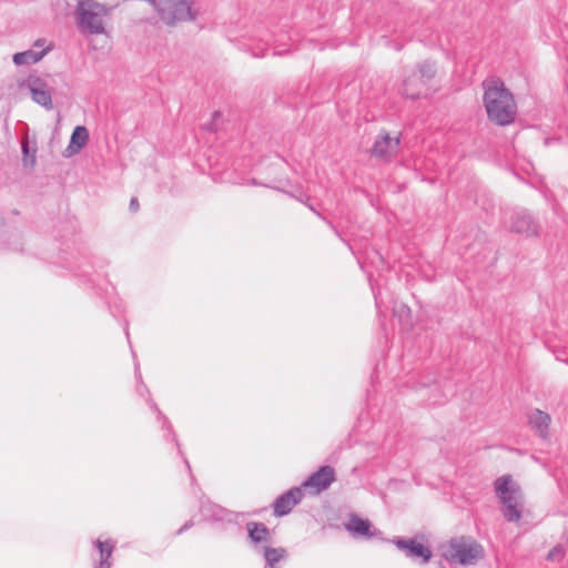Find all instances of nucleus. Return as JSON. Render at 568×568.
<instances>
[{
  "label": "nucleus",
  "mask_w": 568,
  "mask_h": 568,
  "mask_svg": "<svg viewBox=\"0 0 568 568\" xmlns=\"http://www.w3.org/2000/svg\"><path fill=\"white\" fill-rule=\"evenodd\" d=\"M484 105L488 119L498 125H508L514 122L517 104L513 93L500 80L484 82Z\"/></svg>",
  "instance_id": "f257e3e1"
},
{
  "label": "nucleus",
  "mask_w": 568,
  "mask_h": 568,
  "mask_svg": "<svg viewBox=\"0 0 568 568\" xmlns=\"http://www.w3.org/2000/svg\"><path fill=\"white\" fill-rule=\"evenodd\" d=\"M110 8L95 0H79L74 17L79 31L83 34L105 33L104 18Z\"/></svg>",
  "instance_id": "f03ea898"
},
{
  "label": "nucleus",
  "mask_w": 568,
  "mask_h": 568,
  "mask_svg": "<svg viewBox=\"0 0 568 568\" xmlns=\"http://www.w3.org/2000/svg\"><path fill=\"white\" fill-rule=\"evenodd\" d=\"M494 490L501 505V514L508 523H517L523 517V503L520 487L515 484L510 475L498 477L494 481Z\"/></svg>",
  "instance_id": "7ed1b4c3"
},
{
  "label": "nucleus",
  "mask_w": 568,
  "mask_h": 568,
  "mask_svg": "<svg viewBox=\"0 0 568 568\" xmlns=\"http://www.w3.org/2000/svg\"><path fill=\"white\" fill-rule=\"evenodd\" d=\"M443 556L450 562L471 565L484 556V548L469 537H455L443 547Z\"/></svg>",
  "instance_id": "20e7f679"
},
{
  "label": "nucleus",
  "mask_w": 568,
  "mask_h": 568,
  "mask_svg": "<svg viewBox=\"0 0 568 568\" xmlns=\"http://www.w3.org/2000/svg\"><path fill=\"white\" fill-rule=\"evenodd\" d=\"M304 497L302 487L294 486L285 493L277 496L273 503V514L275 517L287 516L293 508L298 505Z\"/></svg>",
  "instance_id": "39448f33"
},
{
  "label": "nucleus",
  "mask_w": 568,
  "mask_h": 568,
  "mask_svg": "<svg viewBox=\"0 0 568 568\" xmlns=\"http://www.w3.org/2000/svg\"><path fill=\"white\" fill-rule=\"evenodd\" d=\"M400 138H392L386 130H382L371 149L372 156L376 159H390L397 154Z\"/></svg>",
  "instance_id": "423d86ee"
},
{
  "label": "nucleus",
  "mask_w": 568,
  "mask_h": 568,
  "mask_svg": "<svg viewBox=\"0 0 568 568\" xmlns=\"http://www.w3.org/2000/svg\"><path fill=\"white\" fill-rule=\"evenodd\" d=\"M336 480L335 470L329 465H323L312 473L303 483L302 488H314L317 494L326 490Z\"/></svg>",
  "instance_id": "0eeeda50"
},
{
  "label": "nucleus",
  "mask_w": 568,
  "mask_h": 568,
  "mask_svg": "<svg viewBox=\"0 0 568 568\" xmlns=\"http://www.w3.org/2000/svg\"><path fill=\"white\" fill-rule=\"evenodd\" d=\"M510 231L526 236L535 235L538 225L526 210H517L511 215Z\"/></svg>",
  "instance_id": "6e6552de"
},
{
  "label": "nucleus",
  "mask_w": 568,
  "mask_h": 568,
  "mask_svg": "<svg viewBox=\"0 0 568 568\" xmlns=\"http://www.w3.org/2000/svg\"><path fill=\"white\" fill-rule=\"evenodd\" d=\"M345 529L351 532L353 537H363L369 539L381 534L379 530L373 527L368 519L362 518L356 514H351L348 521L345 524Z\"/></svg>",
  "instance_id": "1a4fd4ad"
},
{
  "label": "nucleus",
  "mask_w": 568,
  "mask_h": 568,
  "mask_svg": "<svg viewBox=\"0 0 568 568\" xmlns=\"http://www.w3.org/2000/svg\"><path fill=\"white\" fill-rule=\"evenodd\" d=\"M44 40L39 39L34 42L33 48L17 52L13 54L12 60L16 65H30L39 62L50 50V48H42L44 45Z\"/></svg>",
  "instance_id": "9d476101"
},
{
  "label": "nucleus",
  "mask_w": 568,
  "mask_h": 568,
  "mask_svg": "<svg viewBox=\"0 0 568 568\" xmlns=\"http://www.w3.org/2000/svg\"><path fill=\"white\" fill-rule=\"evenodd\" d=\"M27 84L30 90L31 98L36 103L47 110H51L53 108L51 93L47 89V84L40 78L30 77Z\"/></svg>",
  "instance_id": "9b49d317"
},
{
  "label": "nucleus",
  "mask_w": 568,
  "mask_h": 568,
  "mask_svg": "<svg viewBox=\"0 0 568 568\" xmlns=\"http://www.w3.org/2000/svg\"><path fill=\"white\" fill-rule=\"evenodd\" d=\"M247 538L255 550H260L262 546L271 540V531L268 527L260 521H248L246 524Z\"/></svg>",
  "instance_id": "f8f14e48"
},
{
  "label": "nucleus",
  "mask_w": 568,
  "mask_h": 568,
  "mask_svg": "<svg viewBox=\"0 0 568 568\" xmlns=\"http://www.w3.org/2000/svg\"><path fill=\"white\" fill-rule=\"evenodd\" d=\"M551 417L548 413L542 412L538 408L532 409L528 415V424L530 428L542 439L549 438V426Z\"/></svg>",
  "instance_id": "ddd939ff"
},
{
  "label": "nucleus",
  "mask_w": 568,
  "mask_h": 568,
  "mask_svg": "<svg viewBox=\"0 0 568 568\" xmlns=\"http://www.w3.org/2000/svg\"><path fill=\"white\" fill-rule=\"evenodd\" d=\"M95 548L99 551L100 558L95 562L94 568H111V557L115 547V542L112 539L101 541L97 539L94 542Z\"/></svg>",
  "instance_id": "4468645a"
},
{
  "label": "nucleus",
  "mask_w": 568,
  "mask_h": 568,
  "mask_svg": "<svg viewBox=\"0 0 568 568\" xmlns=\"http://www.w3.org/2000/svg\"><path fill=\"white\" fill-rule=\"evenodd\" d=\"M89 141V131L83 125H78L74 128L71 138L70 143L67 146L68 155H73L80 152Z\"/></svg>",
  "instance_id": "2eb2a0df"
},
{
  "label": "nucleus",
  "mask_w": 568,
  "mask_h": 568,
  "mask_svg": "<svg viewBox=\"0 0 568 568\" xmlns=\"http://www.w3.org/2000/svg\"><path fill=\"white\" fill-rule=\"evenodd\" d=\"M436 63L429 60L423 61L417 64L416 71L413 74H416L422 87H426L428 82L436 74Z\"/></svg>",
  "instance_id": "dca6fc26"
},
{
  "label": "nucleus",
  "mask_w": 568,
  "mask_h": 568,
  "mask_svg": "<svg viewBox=\"0 0 568 568\" xmlns=\"http://www.w3.org/2000/svg\"><path fill=\"white\" fill-rule=\"evenodd\" d=\"M263 557L265 559L264 568H275L276 564L286 557V549L283 547L273 548L270 546H262Z\"/></svg>",
  "instance_id": "f3484780"
},
{
  "label": "nucleus",
  "mask_w": 568,
  "mask_h": 568,
  "mask_svg": "<svg viewBox=\"0 0 568 568\" xmlns=\"http://www.w3.org/2000/svg\"><path fill=\"white\" fill-rule=\"evenodd\" d=\"M425 87H422L416 74H412L403 81L402 93L408 99L416 100L422 95V90Z\"/></svg>",
  "instance_id": "a211bd4d"
},
{
  "label": "nucleus",
  "mask_w": 568,
  "mask_h": 568,
  "mask_svg": "<svg viewBox=\"0 0 568 568\" xmlns=\"http://www.w3.org/2000/svg\"><path fill=\"white\" fill-rule=\"evenodd\" d=\"M22 162L27 168H33L37 163V146L30 145L29 136L26 135L21 140Z\"/></svg>",
  "instance_id": "6ab92c4d"
},
{
  "label": "nucleus",
  "mask_w": 568,
  "mask_h": 568,
  "mask_svg": "<svg viewBox=\"0 0 568 568\" xmlns=\"http://www.w3.org/2000/svg\"><path fill=\"white\" fill-rule=\"evenodd\" d=\"M150 407H151L152 410L158 413V418H159V420L162 422V428L165 430V433L163 435L164 438L169 439V437L172 436V439L175 442V445H176V447L179 449V453L182 455V452L180 449V445H179V443H178V440L175 438V434L172 430V425H171L170 420L162 414V412L159 409L158 405L153 400H151V399H150Z\"/></svg>",
  "instance_id": "aec40b11"
},
{
  "label": "nucleus",
  "mask_w": 568,
  "mask_h": 568,
  "mask_svg": "<svg viewBox=\"0 0 568 568\" xmlns=\"http://www.w3.org/2000/svg\"><path fill=\"white\" fill-rule=\"evenodd\" d=\"M433 557V552L428 546L423 542L415 541L413 549L410 551L409 558L416 559L419 558L422 564H427Z\"/></svg>",
  "instance_id": "412c9836"
},
{
  "label": "nucleus",
  "mask_w": 568,
  "mask_h": 568,
  "mask_svg": "<svg viewBox=\"0 0 568 568\" xmlns=\"http://www.w3.org/2000/svg\"><path fill=\"white\" fill-rule=\"evenodd\" d=\"M416 539L414 538H402L396 537L392 540V542L402 551L405 552V555L409 558L410 551L413 549V546L415 544Z\"/></svg>",
  "instance_id": "4be33fe9"
},
{
  "label": "nucleus",
  "mask_w": 568,
  "mask_h": 568,
  "mask_svg": "<svg viewBox=\"0 0 568 568\" xmlns=\"http://www.w3.org/2000/svg\"><path fill=\"white\" fill-rule=\"evenodd\" d=\"M565 557V549L561 545L555 546L546 556L549 561H561Z\"/></svg>",
  "instance_id": "5701e85b"
},
{
  "label": "nucleus",
  "mask_w": 568,
  "mask_h": 568,
  "mask_svg": "<svg viewBox=\"0 0 568 568\" xmlns=\"http://www.w3.org/2000/svg\"><path fill=\"white\" fill-rule=\"evenodd\" d=\"M369 282H372V281L369 280ZM371 287H372V292H373V295H374V300H375V305H376L377 312H378V314H381L382 313V306H383L382 291L379 288H376L373 283H371Z\"/></svg>",
  "instance_id": "b1692460"
},
{
  "label": "nucleus",
  "mask_w": 568,
  "mask_h": 568,
  "mask_svg": "<svg viewBox=\"0 0 568 568\" xmlns=\"http://www.w3.org/2000/svg\"><path fill=\"white\" fill-rule=\"evenodd\" d=\"M9 247L12 250V251H16V252H19V251H22V245L21 243L19 242L20 240V236H19V233L18 232H12L10 235H9Z\"/></svg>",
  "instance_id": "393cba45"
},
{
  "label": "nucleus",
  "mask_w": 568,
  "mask_h": 568,
  "mask_svg": "<svg viewBox=\"0 0 568 568\" xmlns=\"http://www.w3.org/2000/svg\"><path fill=\"white\" fill-rule=\"evenodd\" d=\"M393 311H394V313H396V312H397V308H396V307H394V308H393ZM398 312L400 313V316H402L403 314L409 315L410 310H409V307H408L407 305L400 304Z\"/></svg>",
  "instance_id": "a878e982"
},
{
  "label": "nucleus",
  "mask_w": 568,
  "mask_h": 568,
  "mask_svg": "<svg viewBox=\"0 0 568 568\" xmlns=\"http://www.w3.org/2000/svg\"><path fill=\"white\" fill-rule=\"evenodd\" d=\"M129 209L131 212H136L139 210V202L136 197H132L129 204Z\"/></svg>",
  "instance_id": "bb28decb"
},
{
  "label": "nucleus",
  "mask_w": 568,
  "mask_h": 568,
  "mask_svg": "<svg viewBox=\"0 0 568 568\" xmlns=\"http://www.w3.org/2000/svg\"><path fill=\"white\" fill-rule=\"evenodd\" d=\"M69 267H70L72 271H74V272H79V273H78V275H87V274H88V272H87V271H84V270L82 271V270H81V266H80V265H70Z\"/></svg>",
  "instance_id": "cd10ccee"
},
{
  "label": "nucleus",
  "mask_w": 568,
  "mask_h": 568,
  "mask_svg": "<svg viewBox=\"0 0 568 568\" xmlns=\"http://www.w3.org/2000/svg\"><path fill=\"white\" fill-rule=\"evenodd\" d=\"M193 525L192 521H187L185 523L179 530H178V535H181L183 531L187 530L191 526Z\"/></svg>",
  "instance_id": "c85d7f7f"
},
{
  "label": "nucleus",
  "mask_w": 568,
  "mask_h": 568,
  "mask_svg": "<svg viewBox=\"0 0 568 568\" xmlns=\"http://www.w3.org/2000/svg\"><path fill=\"white\" fill-rule=\"evenodd\" d=\"M420 386L426 388V387H437V382L436 381H433V382H423L420 383Z\"/></svg>",
  "instance_id": "c756f323"
},
{
  "label": "nucleus",
  "mask_w": 568,
  "mask_h": 568,
  "mask_svg": "<svg viewBox=\"0 0 568 568\" xmlns=\"http://www.w3.org/2000/svg\"><path fill=\"white\" fill-rule=\"evenodd\" d=\"M222 510H223L222 508H220L217 505H215V513H214L215 521L223 519V517L220 515V511H222Z\"/></svg>",
  "instance_id": "7c9ffc66"
},
{
  "label": "nucleus",
  "mask_w": 568,
  "mask_h": 568,
  "mask_svg": "<svg viewBox=\"0 0 568 568\" xmlns=\"http://www.w3.org/2000/svg\"><path fill=\"white\" fill-rule=\"evenodd\" d=\"M136 390H138L141 395H143V392H144V390H145L146 393H149V390H148L146 386H145L143 383H141L140 385H138Z\"/></svg>",
  "instance_id": "2f4dec72"
},
{
  "label": "nucleus",
  "mask_w": 568,
  "mask_h": 568,
  "mask_svg": "<svg viewBox=\"0 0 568 568\" xmlns=\"http://www.w3.org/2000/svg\"><path fill=\"white\" fill-rule=\"evenodd\" d=\"M135 374H136L138 378H141V374L139 371V364H135Z\"/></svg>",
  "instance_id": "473e14b6"
},
{
  "label": "nucleus",
  "mask_w": 568,
  "mask_h": 568,
  "mask_svg": "<svg viewBox=\"0 0 568 568\" xmlns=\"http://www.w3.org/2000/svg\"><path fill=\"white\" fill-rule=\"evenodd\" d=\"M214 116H215V124H216L221 116L220 112L215 110Z\"/></svg>",
  "instance_id": "72a5a7b5"
},
{
  "label": "nucleus",
  "mask_w": 568,
  "mask_h": 568,
  "mask_svg": "<svg viewBox=\"0 0 568 568\" xmlns=\"http://www.w3.org/2000/svg\"><path fill=\"white\" fill-rule=\"evenodd\" d=\"M124 332H125L126 338L129 339L130 334H129L128 324H125Z\"/></svg>",
  "instance_id": "f704fd0d"
},
{
  "label": "nucleus",
  "mask_w": 568,
  "mask_h": 568,
  "mask_svg": "<svg viewBox=\"0 0 568 568\" xmlns=\"http://www.w3.org/2000/svg\"><path fill=\"white\" fill-rule=\"evenodd\" d=\"M438 403H439V400H438V399H433V400L430 402V404H432V405H435V404H438Z\"/></svg>",
  "instance_id": "c9c22d12"
},
{
  "label": "nucleus",
  "mask_w": 568,
  "mask_h": 568,
  "mask_svg": "<svg viewBox=\"0 0 568 568\" xmlns=\"http://www.w3.org/2000/svg\"><path fill=\"white\" fill-rule=\"evenodd\" d=\"M184 462H185V465H186L187 469L190 470L191 468H190L189 462L186 459H184Z\"/></svg>",
  "instance_id": "e433bc0d"
},
{
  "label": "nucleus",
  "mask_w": 568,
  "mask_h": 568,
  "mask_svg": "<svg viewBox=\"0 0 568 568\" xmlns=\"http://www.w3.org/2000/svg\"><path fill=\"white\" fill-rule=\"evenodd\" d=\"M440 568H445V566L440 565Z\"/></svg>",
  "instance_id": "4c0bfd02"
}]
</instances>
